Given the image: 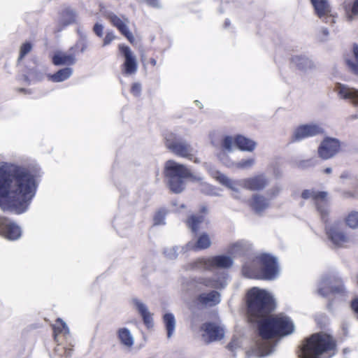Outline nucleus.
Instances as JSON below:
<instances>
[{"label":"nucleus","mask_w":358,"mask_h":358,"mask_svg":"<svg viewBox=\"0 0 358 358\" xmlns=\"http://www.w3.org/2000/svg\"><path fill=\"white\" fill-rule=\"evenodd\" d=\"M36 178L27 168L0 164V207L3 210L24 212L35 195Z\"/></svg>","instance_id":"obj_1"},{"label":"nucleus","mask_w":358,"mask_h":358,"mask_svg":"<svg viewBox=\"0 0 358 358\" xmlns=\"http://www.w3.org/2000/svg\"><path fill=\"white\" fill-rule=\"evenodd\" d=\"M246 313L251 322H257L266 318L275 309L272 296L265 290L252 287L246 294Z\"/></svg>","instance_id":"obj_2"},{"label":"nucleus","mask_w":358,"mask_h":358,"mask_svg":"<svg viewBox=\"0 0 358 358\" xmlns=\"http://www.w3.org/2000/svg\"><path fill=\"white\" fill-rule=\"evenodd\" d=\"M258 333L263 339H271L292 334L294 324L291 320L282 314L269 315L259 321Z\"/></svg>","instance_id":"obj_3"},{"label":"nucleus","mask_w":358,"mask_h":358,"mask_svg":"<svg viewBox=\"0 0 358 358\" xmlns=\"http://www.w3.org/2000/svg\"><path fill=\"white\" fill-rule=\"evenodd\" d=\"M164 175L167 180L169 189L174 194L182 192L185 189L187 181L196 179L194 173L187 166L172 159L166 162Z\"/></svg>","instance_id":"obj_4"},{"label":"nucleus","mask_w":358,"mask_h":358,"mask_svg":"<svg viewBox=\"0 0 358 358\" xmlns=\"http://www.w3.org/2000/svg\"><path fill=\"white\" fill-rule=\"evenodd\" d=\"M302 346L303 358H319L324 352L334 350L336 343L331 336L320 332L311 335Z\"/></svg>","instance_id":"obj_5"},{"label":"nucleus","mask_w":358,"mask_h":358,"mask_svg":"<svg viewBox=\"0 0 358 358\" xmlns=\"http://www.w3.org/2000/svg\"><path fill=\"white\" fill-rule=\"evenodd\" d=\"M260 267V273H252V275L257 277L258 280H272L275 278L278 272L276 259L268 254H261L257 256Z\"/></svg>","instance_id":"obj_6"},{"label":"nucleus","mask_w":358,"mask_h":358,"mask_svg":"<svg viewBox=\"0 0 358 358\" xmlns=\"http://www.w3.org/2000/svg\"><path fill=\"white\" fill-rule=\"evenodd\" d=\"M165 145L176 155L193 161L194 155L189 144L180 139L176 134L170 133L166 135Z\"/></svg>","instance_id":"obj_7"},{"label":"nucleus","mask_w":358,"mask_h":358,"mask_svg":"<svg viewBox=\"0 0 358 358\" xmlns=\"http://www.w3.org/2000/svg\"><path fill=\"white\" fill-rule=\"evenodd\" d=\"M301 196L305 200L310 199L313 201L322 219L324 220L327 217L328 193L327 192L318 191L315 189H304L301 192Z\"/></svg>","instance_id":"obj_8"},{"label":"nucleus","mask_w":358,"mask_h":358,"mask_svg":"<svg viewBox=\"0 0 358 358\" xmlns=\"http://www.w3.org/2000/svg\"><path fill=\"white\" fill-rule=\"evenodd\" d=\"M233 264L231 257L217 255L210 257L199 258L194 262V266L204 270H212L214 268H228Z\"/></svg>","instance_id":"obj_9"},{"label":"nucleus","mask_w":358,"mask_h":358,"mask_svg":"<svg viewBox=\"0 0 358 358\" xmlns=\"http://www.w3.org/2000/svg\"><path fill=\"white\" fill-rule=\"evenodd\" d=\"M86 49V43L84 41H80L70 49L72 53L67 54L62 52L55 53L52 59V63L56 66L73 65L76 62V53L83 52Z\"/></svg>","instance_id":"obj_10"},{"label":"nucleus","mask_w":358,"mask_h":358,"mask_svg":"<svg viewBox=\"0 0 358 358\" xmlns=\"http://www.w3.org/2000/svg\"><path fill=\"white\" fill-rule=\"evenodd\" d=\"M341 150V141L335 138L325 137L317 148V155L323 160L333 158Z\"/></svg>","instance_id":"obj_11"},{"label":"nucleus","mask_w":358,"mask_h":358,"mask_svg":"<svg viewBox=\"0 0 358 358\" xmlns=\"http://www.w3.org/2000/svg\"><path fill=\"white\" fill-rule=\"evenodd\" d=\"M234 144L240 150L248 152L253 151L256 146L255 141L242 135H236L234 138L227 136L223 139L222 146L227 150H231Z\"/></svg>","instance_id":"obj_12"},{"label":"nucleus","mask_w":358,"mask_h":358,"mask_svg":"<svg viewBox=\"0 0 358 358\" xmlns=\"http://www.w3.org/2000/svg\"><path fill=\"white\" fill-rule=\"evenodd\" d=\"M323 128L317 124H306L297 127L292 136L291 142L300 141L304 138L322 135L324 134Z\"/></svg>","instance_id":"obj_13"},{"label":"nucleus","mask_w":358,"mask_h":358,"mask_svg":"<svg viewBox=\"0 0 358 358\" xmlns=\"http://www.w3.org/2000/svg\"><path fill=\"white\" fill-rule=\"evenodd\" d=\"M119 50L123 55L124 61L122 64V71L125 75H132L136 73L138 63L136 56L130 48L125 45H119Z\"/></svg>","instance_id":"obj_14"},{"label":"nucleus","mask_w":358,"mask_h":358,"mask_svg":"<svg viewBox=\"0 0 358 358\" xmlns=\"http://www.w3.org/2000/svg\"><path fill=\"white\" fill-rule=\"evenodd\" d=\"M314 8L315 15L325 22L334 23V18L336 14L331 11V8L327 0H310Z\"/></svg>","instance_id":"obj_15"},{"label":"nucleus","mask_w":358,"mask_h":358,"mask_svg":"<svg viewBox=\"0 0 358 358\" xmlns=\"http://www.w3.org/2000/svg\"><path fill=\"white\" fill-rule=\"evenodd\" d=\"M201 330L204 332L203 337H207V342L210 343L220 341L224 338V329L214 322H205L201 327Z\"/></svg>","instance_id":"obj_16"},{"label":"nucleus","mask_w":358,"mask_h":358,"mask_svg":"<svg viewBox=\"0 0 358 358\" xmlns=\"http://www.w3.org/2000/svg\"><path fill=\"white\" fill-rule=\"evenodd\" d=\"M268 183V179L263 174H259L241 180L240 185L248 190L260 191L264 189Z\"/></svg>","instance_id":"obj_17"},{"label":"nucleus","mask_w":358,"mask_h":358,"mask_svg":"<svg viewBox=\"0 0 358 358\" xmlns=\"http://www.w3.org/2000/svg\"><path fill=\"white\" fill-rule=\"evenodd\" d=\"M0 234L10 240H16L21 236L20 228L7 218H0Z\"/></svg>","instance_id":"obj_18"},{"label":"nucleus","mask_w":358,"mask_h":358,"mask_svg":"<svg viewBox=\"0 0 358 358\" xmlns=\"http://www.w3.org/2000/svg\"><path fill=\"white\" fill-rule=\"evenodd\" d=\"M318 293L324 297H327L336 294L345 296L347 291L341 279H336L334 285L323 286L318 289Z\"/></svg>","instance_id":"obj_19"},{"label":"nucleus","mask_w":358,"mask_h":358,"mask_svg":"<svg viewBox=\"0 0 358 358\" xmlns=\"http://www.w3.org/2000/svg\"><path fill=\"white\" fill-rule=\"evenodd\" d=\"M326 234L328 238L338 247H343L348 241L347 235L334 226L326 229Z\"/></svg>","instance_id":"obj_20"},{"label":"nucleus","mask_w":358,"mask_h":358,"mask_svg":"<svg viewBox=\"0 0 358 358\" xmlns=\"http://www.w3.org/2000/svg\"><path fill=\"white\" fill-rule=\"evenodd\" d=\"M337 90L341 98L349 99L353 106H358V90L339 83Z\"/></svg>","instance_id":"obj_21"},{"label":"nucleus","mask_w":358,"mask_h":358,"mask_svg":"<svg viewBox=\"0 0 358 358\" xmlns=\"http://www.w3.org/2000/svg\"><path fill=\"white\" fill-rule=\"evenodd\" d=\"M248 204L256 213L263 212L269 206L268 200L260 194H253L248 201Z\"/></svg>","instance_id":"obj_22"},{"label":"nucleus","mask_w":358,"mask_h":358,"mask_svg":"<svg viewBox=\"0 0 358 358\" xmlns=\"http://www.w3.org/2000/svg\"><path fill=\"white\" fill-rule=\"evenodd\" d=\"M198 304L203 306H213L220 303V294L216 291H211L209 293H203L196 297Z\"/></svg>","instance_id":"obj_23"},{"label":"nucleus","mask_w":358,"mask_h":358,"mask_svg":"<svg viewBox=\"0 0 358 358\" xmlns=\"http://www.w3.org/2000/svg\"><path fill=\"white\" fill-rule=\"evenodd\" d=\"M211 245V241L209 236L203 233L201 234L195 243L189 242L186 247L188 250L193 251H199L208 248Z\"/></svg>","instance_id":"obj_24"},{"label":"nucleus","mask_w":358,"mask_h":358,"mask_svg":"<svg viewBox=\"0 0 358 358\" xmlns=\"http://www.w3.org/2000/svg\"><path fill=\"white\" fill-rule=\"evenodd\" d=\"M257 260V256L243 264L242 266V273L244 276L249 278L257 279V277L251 274L252 273H260V267Z\"/></svg>","instance_id":"obj_25"},{"label":"nucleus","mask_w":358,"mask_h":358,"mask_svg":"<svg viewBox=\"0 0 358 358\" xmlns=\"http://www.w3.org/2000/svg\"><path fill=\"white\" fill-rule=\"evenodd\" d=\"M112 24L117 28L120 32L131 43H134L135 38L132 33L129 30L126 24L117 16L115 15L111 17Z\"/></svg>","instance_id":"obj_26"},{"label":"nucleus","mask_w":358,"mask_h":358,"mask_svg":"<svg viewBox=\"0 0 358 358\" xmlns=\"http://www.w3.org/2000/svg\"><path fill=\"white\" fill-rule=\"evenodd\" d=\"M135 306L141 315L143 322L148 329L153 327L152 314L149 312L147 307L141 301H136Z\"/></svg>","instance_id":"obj_27"},{"label":"nucleus","mask_w":358,"mask_h":358,"mask_svg":"<svg viewBox=\"0 0 358 358\" xmlns=\"http://www.w3.org/2000/svg\"><path fill=\"white\" fill-rule=\"evenodd\" d=\"M53 338L55 342H58V336L60 335L66 336L69 334V329L66 323L61 319L57 318L55 323L52 325Z\"/></svg>","instance_id":"obj_28"},{"label":"nucleus","mask_w":358,"mask_h":358,"mask_svg":"<svg viewBox=\"0 0 358 358\" xmlns=\"http://www.w3.org/2000/svg\"><path fill=\"white\" fill-rule=\"evenodd\" d=\"M72 73L71 68H64L59 69L56 73L49 76V79L54 83L62 82L69 78Z\"/></svg>","instance_id":"obj_29"},{"label":"nucleus","mask_w":358,"mask_h":358,"mask_svg":"<svg viewBox=\"0 0 358 358\" xmlns=\"http://www.w3.org/2000/svg\"><path fill=\"white\" fill-rule=\"evenodd\" d=\"M203 215H192L186 220V224L191 231L196 234L199 231L200 224L203 222Z\"/></svg>","instance_id":"obj_30"},{"label":"nucleus","mask_w":358,"mask_h":358,"mask_svg":"<svg viewBox=\"0 0 358 358\" xmlns=\"http://www.w3.org/2000/svg\"><path fill=\"white\" fill-rule=\"evenodd\" d=\"M117 337L121 343L127 347H131L134 344L132 336L127 328H120L117 331Z\"/></svg>","instance_id":"obj_31"},{"label":"nucleus","mask_w":358,"mask_h":358,"mask_svg":"<svg viewBox=\"0 0 358 358\" xmlns=\"http://www.w3.org/2000/svg\"><path fill=\"white\" fill-rule=\"evenodd\" d=\"M63 24L67 26L73 24L76 21V14L72 9L69 8H64L60 13Z\"/></svg>","instance_id":"obj_32"},{"label":"nucleus","mask_w":358,"mask_h":358,"mask_svg":"<svg viewBox=\"0 0 358 358\" xmlns=\"http://www.w3.org/2000/svg\"><path fill=\"white\" fill-rule=\"evenodd\" d=\"M164 323L167 331V336L170 338L175 329L176 320L173 314L166 313L163 317Z\"/></svg>","instance_id":"obj_33"},{"label":"nucleus","mask_w":358,"mask_h":358,"mask_svg":"<svg viewBox=\"0 0 358 358\" xmlns=\"http://www.w3.org/2000/svg\"><path fill=\"white\" fill-rule=\"evenodd\" d=\"M354 60L347 59L346 63L352 73L358 76V45L354 43L352 46Z\"/></svg>","instance_id":"obj_34"},{"label":"nucleus","mask_w":358,"mask_h":358,"mask_svg":"<svg viewBox=\"0 0 358 358\" xmlns=\"http://www.w3.org/2000/svg\"><path fill=\"white\" fill-rule=\"evenodd\" d=\"M345 224L350 228L358 227V212L352 211L345 218Z\"/></svg>","instance_id":"obj_35"},{"label":"nucleus","mask_w":358,"mask_h":358,"mask_svg":"<svg viewBox=\"0 0 358 358\" xmlns=\"http://www.w3.org/2000/svg\"><path fill=\"white\" fill-rule=\"evenodd\" d=\"M195 281L198 284L211 288H217L219 284V281L217 280L210 278H199Z\"/></svg>","instance_id":"obj_36"},{"label":"nucleus","mask_w":358,"mask_h":358,"mask_svg":"<svg viewBox=\"0 0 358 358\" xmlns=\"http://www.w3.org/2000/svg\"><path fill=\"white\" fill-rule=\"evenodd\" d=\"M32 45L29 42L23 43L20 47L18 60H22L31 50Z\"/></svg>","instance_id":"obj_37"},{"label":"nucleus","mask_w":358,"mask_h":358,"mask_svg":"<svg viewBox=\"0 0 358 358\" xmlns=\"http://www.w3.org/2000/svg\"><path fill=\"white\" fill-rule=\"evenodd\" d=\"M291 62L296 64L299 68H302L306 63L307 59L303 56L296 55L291 58Z\"/></svg>","instance_id":"obj_38"},{"label":"nucleus","mask_w":358,"mask_h":358,"mask_svg":"<svg viewBox=\"0 0 358 358\" xmlns=\"http://www.w3.org/2000/svg\"><path fill=\"white\" fill-rule=\"evenodd\" d=\"M345 10L348 13L350 12L352 15H356L358 14V0H355L352 6L348 8L345 6Z\"/></svg>","instance_id":"obj_39"},{"label":"nucleus","mask_w":358,"mask_h":358,"mask_svg":"<svg viewBox=\"0 0 358 358\" xmlns=\"http://www.w3.org/2000/svg\"><path fill=\"white\" fill-rule=\"evenodd\" d=\"M254 162H255V160H254V159H252V158L243 159L238 163V167L242 168V169L248 168V167L252 166L253 165Z\"/></svg>","instance_id":"obj_40"},{"label":"nucleus","mask_w":358,"mask_h":358,"mask_svg":"<svg viewBox=\"0 0 358 358\" xmlns=\"http://www.w3.org/2000/svg\"><path fill=\"white\" fill-rule=\"evenodd\" d=\"M350 306L352 312L358 319V297H355L350 301Z\"/></svg>","instance_id":"obj_41"},{"label":"nucleus","mask_w":358,"mask_h":358,"mask_svg":"<svg viewBox=\"0 0 358 358\" xmlns=\"http://www.w3.org/2000/svg\"><path fill=\"white\" fill-rule=\"evenodd\" d=\"M141 91V84L134 83L131 87V93L134 96H139Z\"/></svg>","instance_id":"obj_42"},{"label":"nucleus","mask_w":358,"mask_h":358,"mask_svg":"<svg viewBox=\"0 0 358 358\" xmlns=\"http://www.w3.org/2000/svg\"><path fill=\"white\" fill-rule=\"evenodd\" d=\"M93 31L97 36L101 38L103 36V27L101 24L96 23L93 27Z\"/></svg>","instance_id":"obj_43"},{"label":"nucleus","mask_w":358,"mask_h":358,"mask_svg":"<svg viewBox=\"0 0 358 358\" xmlns=\"http://www.w3.org/2000/svg\"><path fill=\"white\" fill-rule=\"evenodd\" d=\"M114 38L115 36L112 31L107 32L103 38V45L110 44L114 40Z\"/></svg>","instance_id":"obj_44"},{"label":"nucleus","mask_w":358,"mask_h":358,"mask_svg":"<svg viewBox=\"0 0 358 358\" xmlns=\"http://www.w3.org/2000/svg\"><path fill=\"white\" fill-rule=\"evenodd\" d=\"M164 219V213L162 211L157 212L154 217V222L155 224H159L162 223Z\"/></svg>","instance_id":"obj_45"},{"label":"nucleus","mask_w":358,"mask_h":358,"mask_svg":"<svg viewBox=\"0 0 358 358\" xmlns=\"http://www.w3.org/2000/svg\"><path fill=\"white\" fill-rule=\"evenodd\" d=\"M145 2L147 4L152 7H157L159 4L158 0H145Z\"/></svg>","instance_id":"obj_46"},{"label":"nucleus","mask_w":358,"mask_h":358,"mask_svg":"<svg viewBox=\"0 0 358 358\" xmlns=\"http://www.w3.org/2000/svg\"><path fill=\"white\" fill-rule=\"evenodd\" d=\"M280 192V189L278 187L273 188L270 192V195L272 196H275L278 194Z\"/></svg>","instance_id":"obj_47"},{"label":"nucleus","mask_w":358,"mask_h":358,"mask_svg":"<svg viewBox=\"0 0 358 358\" xmlns=\"http://www.w3.org/2000/svg\"><path fill=\"white\" fill-rule=\"evenodd\" d=\"M145 64H150L152 67H154L157 65V61L155 58H150Z\"/></svg>","instance_id":"obj_48"},{"label":"nucleus","mask_w":358,"mask_h":358,"mask_svg":"<svg viewBox=\"0 0 358 358\" xmlns=\"http://www.w3.org/2000/svg\"><path fill=\"white\" fill-rule=\"evenodd\" d=\"M349 176H350L349 173H348V172H345V173H342V174L341 175V178L344 179V178H348Z\"/></svg>","instance_id":"obj_49"},{"label":"nucleus","mask_w":358,"mask_h":358,"mask_svg":"<svg viewBox=\"0 0 358 358\" xmlns=\"http://www.w3.org/2000/svg\"><path fill=\"white\" fill-rule=\"evenodd\" d=\"M323 172L324 173H327V174H329L331 173V169L329 168V167H327V168H325L324 170H323Z\"/></svg>","instance_id":"obj_50"},{"label":"nucleus","mask_w":358,"mask_h":358,"mask_svg":"<svg viewBox=\"0 0 358 358\" xmlns=\"http://www.w3.org/2000/svg\"><path fill=\"white\" fill-rule=\"evenodd\" d=\"M227 348H228L229 350H232V349H233V346H232V345H231V344H229V345H228V346H227Z\"/></svg>","instance_id":"obj_51"},{"label":"nucleus","mask_w":358,"mask_h":358,"mask_svg":"<svg viewBox=\"0 0 358 358\" xmlns=\"http://www.w3.org/2000/svg\"><path fill=\"white\" fill-rule=\"evenodd\" d=\"M357 285H358V275H357Z\"/></svg>","instance_id":"obj_52"}]
</instances>
